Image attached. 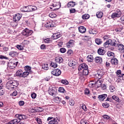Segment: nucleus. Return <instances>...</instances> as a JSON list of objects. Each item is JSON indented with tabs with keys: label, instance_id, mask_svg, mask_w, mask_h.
I'll use <instances>...</instances> for the list:
<instances>
[{
	"label": "nucleus",
	"instance_id": "1",
	"mask_svg": "<svg viewBox=\"0 0 124 124\" xmlns=\"http://www.w3.org/2000/svg\"><path fill=\"white\" fill-rule=\"evenodd\" d=\"M18 85H19V83L16 80H11L6 84L7 87H9L11 89H14L16 87H18Z\"/></svg>",
	"mask_w": 124,
	"mask_h": 124
},
{
	"label": "nucleus",
	"instance_id": "2",
	"mask_svg": "<svg viewBox=\"0 0 124 124\" xmlns=\"http://www.w3.org/2000/svg\"><path fill=\"white\" fill-rule=\"evenodd\" d=\"M121 16H122V11L120 9H117L115 12L112 14L111 17L112 19H115V18H120Z\"/></svg>",
	"mask_w": 124,
	"mask_h": 124
},
{
	"label": "nucleus",
	"instance_id": "3",
	"mask_svg": "<svg viewBox=\"0 0 124 124\" xmlns=\"http://www.w3.org/2000/svg\"><path fill=\"white\" fill-rule=\"evenodd\" d=\"M47 122H49L48 124H59V122H60V119H59L58 117L54 118L53 117H49L47 118Z\"/></svg>",
	"mask_w": 124,
	"mask_h": 124
},
{
	"label": "nucleus",
	"instance_id": "4",
	"mask_svg": "<svg viewBox=\"0 0 124 124\" xmlns=\"http://www.w3.org/2000/svg\"><path fill=\"white\" fill-rule=\"evenodd\" d=\"M33 32V31L32 30H30L28 28H26L22 31V34L25 37H29L30 35L32 34Z\"/></svg>",
	"mask_w": 124,
	"mask_h": 124
},
{
	"label": "nucleus",
	"instance_id": "5",
	"mask_svg": "<svg viewBox=\"0 0 124 124\" xmlns=\"http://www.w3.org/2000/svg\"><path fill=\"white\" fill-rule=\"evenodd\" d=\"M17 64H18V62H15V60H12L9 62L8 66L11 69H13V68H15V67L17 66Z\"/></svg>",
	"mask_w": 124,
	"mask_h": 124
},
{
	"label": "nucleus",
	"instance_id": "6",
	"mask_svg": "<svg viewBox=\"0 0 124 124\" xmlns=\"http://www.w3.org/2000/svg\"><path fill=\"white\" fill-rule=\"evenodd\" d=\"M55 22H53L52 20L46 21V23L45 24L44 26L45 28H54L55 27Z\"/></svg>",
	"mask_w": 124,
	"mask_h": 124
},
{
	"label": "nucleus",
	"instance_id": "7",
	"mask_svg": "<svg viewBox=\"0 0 124 124\" xmlns=\"http://www.w3.org/2000/svg\"><path fill=\"white\" fill-rule=\"evenodd\" d=\"M25 8H27L28 11H26V12H32V11H35L37 10V7L36 6L30 5L27 7H25Z\"/></svg>",
	"mask_w": 124,
	"mask_h": 124
},
{
	"label": "nucleus",
	"instance_id": "8",
	"mask_svg": "<svg viewBox=\"0 0 124 124\" xmlns=\"http://www.w3.org/2000/svg\"><path fill=\"white\" fill-rule=\"evenodd\" d=\"M51 73L54 76L58 77L60 76V75L62 74V71L59 69H54L52 71H51Z\"/></svg>",
	"mask_w": 124,
	"mask_h": 124
},
{
	"label": "nucleus",
	"instance_id": "9",
	"mask_svg": "<svg viewBox=\"0 0 124 124\" xmlns=\"http://www.w3.org/2000/svg\"><path fill=\"white\" fill-rule=\"evenodd\" d=\"M48 93L50 95L55 96L57 94V90H54L52 87H49L48 90Z\"/></svg>",
	"mask_w": 124,
	"mask_h": 124
},
{
	"label": "nucleus",
	"instance_id": "10",
	"mask_svg": "<svg viewBox=\"0 0 124 124\" xmlns=\"http://www.w3.org/2000/svg\"><path fill=\"white\" fill-rule=\"evenodd\" d=\"M18 54L19 53L17 52L16 51V49L14 48H13V50L11 51L9 53V56L11 57H15L16 56H18Z\"/></svg>",
	"mask_w": 124,
	"mask_h": 124
},
{
	"label": "nucleus",
	"instance_id": "11",
	"mask_svg": "<svg viewBox=\"0 0 124 124\" xmlns=\"http://www.w3.org/2000/svg\"><path fill=\"white\" fill-rule=\"evenodd\" d=\"M21 18H22V15L17 14L15 15L13 18V19L15 22H18L20 21V19H21Z\"/></svg>",
	"mask_w": 124,
	"mask_h": 124
},
{
	"label": "nucleus",
	"instance_id": "12",
	"mask_svg": "<svg viewBox=\"0 0 124 124\" xmlns=\"http://www.w3.org/2000/svg\"><path fill=\"white\" fill-rule=\"evenodd\" d=\"M104 75V72L103 71H98L97 73L96 74V77L98 78V79H101V78Z\"/></svg>",
	"mask_w": 124,
	"mask_h": 124
},
{
	"label": "nucleus",
	"instance_id": "13",
	"mask_svg": "<svg viewBox=\"0 0 124 124\" xmlns=\"http://www.w3.org/2000/svg\"><path fill=\"white\" fill-rule=\"evenodd\" d=\"M19 123H20V120L18 119H14V120L9 121L6 124H19Z\"/></svg>",
	"mask_w": 124,
	"mask_h": 124
},
{
	"label": "nucleus",
	"instance_id": "14",
	"mask_svg": "<svg viewBox=\"0 0 124 124\" xmlns=\"http://www.w3.org/2000/svg\"><path fill=\"white\" fill-rule=\"evenodd\" d=\"M74 42H75V41L73 40H70L69 42L67 43V48H71L73 47V45H74Z\"/></svg>",
	"mask_w": 124,
	"mask_h": 124
},
{
	"label": "nucleus",
	"instance_id": "15",
	"mask_svg": "<svg viewBox=\"0 0 124 124\" xmlns=\"http://www.w3.org/2000/svg\"><path fill=\"white\" fill-rule=\"evenodd\" d=\"M106 97H107V94H106L99 95L98 96V98H99V100H101V101H103Z\"/></svg>",
	"mask_w": 124,
	"mask_h": 124
},
{
	"label": "nucleus",
	"instance_id": "16",
	"mask_svg": "<svg viewBox=\"0 0 124 124\" xmlns=\"http://www.w3.org/2000/svg\"><path fill=\"white\" fill-rule=\"evenodd\" d=\"M106 53V51L104 50L103 47L100 48L98 49V54L99 55H103Z\"/></svg>",
	"mask_w": 124,
	"mask_h": 124
},
{
	"label": "nucleus",
	"instance_id": "17",
	"mask_svg": "<svg viewBox=\"0 0 124 124\" xmlns=\"http://www.w3.org/2000/svg\"><path fill=\"white\" fill-rule=\"evenodd\" d=\"M55 61L58 63H62L63 62V59L62 57H58L55 58Z\"/></svg>",
	"mask_w": 124,
	"mask_h": 124
},
{
	"label": "nucleus",
	"instance_id": "18",
	"mask_svg": "<svg viewBox=\"0 0 124 124\" xmlns=\"http://www.w3.org/2000/svg\"><path fill=\"white\" fill-rule=\"evenodd\" d=\"M62 36V35L60 33H55L52 35L53 39H58V38H60Z\"/></svg>",
	"mask_w": 124,
	"mask_h": 124
},
{
	"label": "nucleus",
	"instance_id": "19",
	"mask_svg": "<svg viewBox=\"0 0 124 124\" xmlns=\"http://www.w3.org/2000/svg\"><path fill=\"white\" fill-rule=\"evenodd\" d=\"M102 83H103V79L101 78L99 79L96 82V86H97V88H99L102 85Z\"/></svg>",
	"mask_w": 124,
	"mask_h": 124
},
{
	"label": "nucleus",
	"instance_id": "20",
	"mask_svg": "<svg viewBox=\"0 0 124 124\" xmlns=\"http://www.w3.org/2000/svg\"><path fill=\"white\" fill-rule=\"evenodd\" d=\"M78 31L81 33H85L86 31V28L84 27V26H80L78 27Z\"/></svg>",
	"mask_w": 124,
	"mask_h": 124
},
{
	"label": "nucleus",
	"instance_id": "21",
	"mask_svg": "<svg viewBox=\"0 0 124 124\" xmlns=\"http://www.w3.org/2000/svg\"><path fill=\"white\" fill-rule=\"evenodd\" d=\"M94 60L95 62H97V63H101L102 62V58L100 57H96Z\"/></svg>",
	"mask_w": 124,
	"mask_h": 124
},
{
	"label": "nucleus",
	"instance_id": "22",
	"mask_svg": "<svg viewBox=\"0 0 124 124\" xmlns=\"http://www.w3.org/2000/svg\"><path fill=\"white\" fill-rule=\"evenodd\" d=\"M89 32L90 34H96L98 31L95 29H91L89 31Z\"/></svg>",
	"mask_w": 124,
	"mask_h": 124
},
{
	"label": "nucleus",
	"instance_id": "23",
	"mask_svg": "<svg viewBox=\"0 0 124 124\" xmlns=\"http://www.w3.org/2000/svg\"><path fill=\"white\" fill-rule=\"evenodd\" d=\"M118 50L121 51V53H124V46L122 44H120L118 46Z\"/></svg>",
	"mask_w": 124,
	"mask_h": 124
},
{
	"label": "nucleus",
	"instance_id": "24",
	"mask_svg": "<svg viewBox=\"0 0 124 124\" xmlns=\"http://www.w3.org/2000/svg\"><path fill=\"white\" fill-rule=\"evenodd\" d=\"M118 59H117L116 58H113L111 60V63L112 64H115V65H117V64H118Z\"/></svg>",
	"mask_w": 124,
	"mask_h": 124
},
{
	"label": "nucleus",
	"instance_id": "25",
	"mask_svg": "<svg viewBox=\"0 0 124 124\" xmlns=\"http://www.w3.org/2000/svg\"><path fill=\"white\" fill-rule=\"evenodd\" d=\"M110 42H111V41L110 39L108 40L104 44V46L105 48H108L109 46H110Z\"/></svg>",
	"mask_w": 124,
	"mask_h": 124
},
{
	"label": "nucleus",
	"instance_id": "26",
	"mask_svg": "<svg viewBox=\"0 0 124 124\" xmlns=\"http://www.w3.org/2000/svg\"><path fill=\"white\" fill-rule=\"evenodd\" d=\"M96 16L99 18H102V16H103V13L101 11H99L96 13Z\"/></svg>",
	"mask_w": 124,
	"mask_h": 124
},
{
	"label": "nucleus",
	"instance_id": "27",
	"mask_svg": "<svg viewBox=\"0 0 124 124\" xmlns=\"http://www.w3.org/2000/svg\"><path fill=\"white\" fill-rule=\"evenodd\" d=\"M111 98L113 99V100H115V101H117V102H121V99H120V98L119 97L113 95L111 97Z\"/></svg>",
	"mask_w": 124,
	"mask_h": 124
},
{
	"label": "nucleus",
	"instance_id": "28",
	"mask_svg": "<svg viewBox=\"0 0 124 124\" xmlns=\"http://www.w3.org/2000/svg\"><path fill=\"white\" fill-rule=\"evenodd\" d=\"M95 42L97 45H100L102 43V40L98 38H97L95 40Z\"/></svg>",
	"mask_w": 124,
	"mask_h": 124
},
{
	"label": "nucleus",
	"instance_id": "29",
	"mask_svg": "<svg viewBox=\"0 0 124 124\" xmlns=\"http://www.w3.org/2000/svg\"><path fill=\"white\" fill-rule=\"evenodd\" d=\"M87 61L90 62H92L93 61V57L92 55H89L87 56Z\"/></svg>",
	"mask_w": 124,
	"mask_h": 124
},
{
	"label": "nucleus",
	"instance_id": "30",
	"mask_svg": "<svg viewBox=\"0 0 124 124\" xmlns=\"http://www.w3.org/2000/svg\"><path fill=\"white\" fill-rule=\"evenodd\" d=\"M16 76H19L20 77H22L23 71L22 70H18L16 73Z\"/></svg>",
	"mask_w": 124,
	"mask_h": 124
},
{
	"label": "nucleus",
	"instance_id": "31",
	"mask_svg": "<svg viewBox=\"0 0 124 124\" xmlns=\"http://www.w3.org/2000/svg\"><path fill=\"white\" fill-rule=\"evenodd\" d=\"M68 7H74V6H75V2L73 1H70L67 4Z\"/></svg>",
	"mask_w": 124,
	"mask_h": 124
},
{
	"label": "nucleus",
	"instance_id": "32",
	"mask_svg": "<svg viewBox=\"0 0 124 124\" xmlns=\"http://www.w3.org/2000/svg\"><path fill=\"white\" fill-rule=\"evenodd\" d=\"M28 118L27 116H26L25 115H20V119H17V120H19V122H21L22 120H26Z\"/></svg>",
	"mask_w": 124,
	"mask_h": 124
},
{
	"label": "nucleus",
	"instance_id": "33",
	"mask_svg": "<svg viewBox=\"0 0 124 124\" xmlns=\"http://www.w3.org/2000/svg\"><path fill=\"white\" fill-rule=\"evenodd\" d=\"M54 100L56 103H60L62 101V98L60 97H56Z\"/></svg>",
	"mask_w": 124,
	"mask_h": 124
},
{
	"label": "nucleus",
	"instance_id": "34",
	"mask_svg": "<svg viewBox=\"0 0 124 124\" xmlns=\"http://www.w3.org/2000/svg\"><path fill=\"white\" fill-rule=\"evenodd\" d=\"M80 67H82L83 69H88L89 67H88V65L86 63H82L80 65Z\"/></svg>",
	"mask_w": 124,
	"mask_h": 124
},
{
	"label": "nucleus",
	"instance_id": "35",
	"mask_svg": "<svg viewBox=\"0 0 124 124\" xmlns=\"http://www.w3.org/2000/svg\"><path fill=\"white\" fill-rule=\"evenodd\" d=\"M83 75H85V76L89 74V70L88 69H84L83 70L82 72Z\"/></svg>",
	"mask_w": 124,
	"mask_h": 124
},
{
	"label": "nucleus",
	"instance_id": "36",
	"mask_svg": "<svg viewBox=\"0 0 124 124\" xmlns=\"http://www.w3.org/2000/svg\"><path fill=\"white\" fill-rule=\"evenodd\" d=\"M82 18L83 19V20L88 19L89 18H90V15L88 14L84 15L82 16Z\"/></svg>",
	"mask_w": 124,
	"mask_h": 124
},
{
	"label": "nucleus",
	"instance_id": "37",
	"mask_svg": "<svg viewBox=\"0 0 124 124\" xmlns=\"http://www.w3.org/2000/svg\"><path fill=\"white\" fill-rule=\"evenodd\" d=\"M42 68L44 69V70H48L49 69V67L48 66V64H45L43 65Z\"/></svg>",
	"mask_w": 124,
	"mask_h": 124
},
{
	"label": "nucleus",
	"instance_id": "38",
	"mask_svg": "<svg viewBox=\"0 0 124 124\" xmlns=\"http://www.w3.org/2000/svg\"><path fill=\"white\" fill-rule=\"evenodd\" d=\"M108 57H115V54L111 51H108L107 53Z\"/></svg>",
	"mask_w": 124,
	"mask_h": 124
},
{
	"label": "nucleus",
	"instance_id": "39",
	"mask_svg": "<svg viewBox=\"0 0 124 124\" xmlns=\"http://www.w3.org/2000/svg\"><path fill=\"white\" fill-rule=\"evenodd\" d=\"M35 121L37 122L38 124H42V120L38 117L35 118Z\"/></svg>",
	"mask_w": 124,
	"mask_h": 124
},
{
	"label": "nucleus",
	"instance_id": "40",
	"mask_svg": "<svg viewBox=\"0 0 124 124\" xmlns=\"http://www.w3.org/2000/svg\"><path fill=\"white\" fill-rule=\"evenodd\" d=\"M49 16L50 18H56V17H57V15L54 13H51L49 14Z\"/></svg>",
	"mask_w": 124,
	"mask_h": 124
},
{
	"label": "nucleus",
	"instance_id": "41",
	"mask_svg": "<svg viewBox=\"0 0 124 124\" xmlns=\"http://www.w3.org/2000/svg\"><path fill=\"white\" fill-rule=\"evenodd\" d=\"M109 90L111 93H114V92H115V90H116L115 89V87H114V86L111 85L109 86Z\"/></svg>",
	"mask_w": 124,
	"mask_h": 124
},
{
	"label": "nucleus",
	"instance_id": "42",
	"mask_svg": "<svg viewBox=\"0 0 124 124\" xmlns=\"http://www.w3.org/2000/svg\"><path fill=\"white\" fill-rule=\"evenodd\" d=\"M110 42H109V45L110 46H115V42H116V40H111L110 39Z\"/></svg>",
	"mask_w": 124,
	"mask_h": 124
},
{
	"label": "nucleus",
	"instance_id": "43",
	"mask_svg": "<svg viewBox=\"0 0 124 124\" xmlns=\"http://www.w3.org/2000/svg\"><path fill=\"white\" fill-rule=\"evenodd\" d=\"M29 74V72L28 71H25L23 73H22V77H27Z\"/></svg>",
	"mask_w": 124,
	"mask_h": 124
},
{
	"label": "nucleus",
	"instance_id": "44",
	"mask_svg": "<svg viewBox=\"0 0 124 124\" xmlns=\"http://www.w3.org/2000/svg\"><path fill=\"white\" fill-rule=\"evenodd\" d=\"M61 83H62V84H63V85H68L69 84L68 81L64 79L62 80Z\"/></svg>",
	"mask_w": 124,
	"mask_h": 124
},
{
	"label": "nucleus",
	"instance_id": "45",
	"mask_svg": "<svg viewBox=\"0 0 124 124\" xmlns=\"http://www.w3.org/2000/svg\"><path fill=\"white\" fill-rule=\"evenodd\" d=\"M67 55L68 56H73V51L72 50H68V51L67 52Z\"/></svg>",
	"mask_w": 124,
	"mask_h": 124
},
{
	"label": "nucleus",
	"instance_id": "46",
	"mask_svg": "<svg viewBox=\"0 0 124 124\" xmlns=\"http://www.w3.org/2000/svg\"><path fill=\"white\" fill-rule=\"evenodd\" d=\"M69 104L71 106H74V104H75V101L73 100H70L69 102Z\"/></svg>",
	"mask_w": 124,
	"mask_h": 124
},
{
	"label": "nucleus",
	"instance_id": "47",
	"mask_svg": "<svg viewBox=\"0 0 124 124\" xmlns=\"http://www.w3.org/2000/svg\"><path fill=\"white\" fill-rule=\"evenodd\" d=\"M124 30V28L123 27H121L120 28H118L117 29H115V31H117V32H120V31H122Z\"/></svg>",
	"mask_w": 124,
	"mask_h": 124
},
{
	"label": "nucleus",
	"instance_id": "48",
	"mask_svg": "<svg viewBox=\"0 0 124 124\" xmlns=\"http://www.w3.org/2000/svg\"><path fill=\"white\" fill-rule=\"evenodd\" d=\"M103 107H104V108H108V107H109L110 105L108 103H105L103 104Z\"/></svg>",
	"mask_w": 124,
	"mask_h": 124
},
{
	"label": "nucleus",
	"instance_id": "49",
	"mask_svg": "<svg viewBox=\"0 0 124 124\" xmlns=\"http://www.w3.org/2000/svg\"><path fill=\"white\" fill-rule=\"evenodd\" d=\"M60 51L61 52V53H62V54H63L65 53V52H66V49L64 47H62L60 48Z\"/></svg>",
	"mask_w": 124,
	"mask_h": 124
},
{
	"label": "nucleus",
	"instance_id": "50",
	"mask_svg": "<svg viewBox=\"0 0 124 124\" xmlns=\"http://www.w3.org/2000/svg\"><path fill=\"white\" fill-rule=\"evenodd\" d=\"M59 92L60 93H64V92H65V90H64V88H63V87H60L59 88Z\"/></svg>",
	"mask_w": 124,
	"mask_h": 124
},
{
	"label": "nucleus",
	"instance_id": "51",
	"mask_svg": "<svg viewBox=\"0 0 124 124\" xmlns=\"http://www.w3.org/2000/svg\"><path fill=\"white\" fill-rule=\"evenodd\" d=\"M69 66H73L74 65H75V62L72 61L68 63Z\"/></svg>",
	"mask_w": 124,
	"mask_h": 124
},
{
	"label": "nucleus",
	"instance_id": "52",
	"mask_svg": "<svg viewBox=\"0 0 124 124\" xmlns=\"http://www.w3.org/2000/svg\"><path fill=\"white\" fill-rule=\"evenodd\" d=\"M44 41L45 43H50L51 42V40H50V38H46L44 40Z\"/></svg>",
	"mask_w": 124,
	"mask_h": 124
},
{
	"label": "nucleus",
	"instance_id": "53",
	"mask_svg": "<svg viewBox=\"0 0 124 124\" xmlns=\"http://www.w3.org/2000/svg\"><path fill=\"white\" fill-rule=\"evenodd\" d=\"M100 87L102 90H106V89H107V87L105 84H102Z\"/></svg>",
	"mask_w": 124,
	"mask_h": 124
},
{
	"label": "nucleus",
	"instance_id": "54",
	"mask_svg": "<svg viewBox=\"0 0 124 124\" xmlns=\"http://www.w3.org/2000/svg\"><path fill=\"white\" fill-rule=\"evenodd\" d=\"M51 66L54 68L58 67V64L55 62H51Z\"/></svg>",
	"mask_w": 124,
	"mask_h": 124
},
{
	"label": "nucleus",
	"instance_id": "55",
	"mask_svg": "<svg viewBox=\"0 0 124 124\" xmlns=\"http://www.w3.org/2000/svg\"><path fill=\"white\" fill-rule=\"evenodd\" d=\"M16 48H17V49H18V50H23V49H24V48L23 47V46H22L20 45H17Z\"/></svg>",
	"mask_w": 124,
	"mask_h": 124
},
{
	"label": "nucleus",
	"instance_id": "56",
	"mask_svg": "<svg viewBox=\"0 0 124 124\" xmlns=\"http://www.w3.org/2000/svg\"><path fill=\"white\" fill-rule=\"evenodd\" d=\"M0 59L1 60H8V58L3 56V55H0Z\"/></svg>",
	"mask_w": 124,
	"mask_h": 124
},
{
	"label": "nucleus",
	"instance_id": "57",
	"mask_svg": "<svg viewBox=\"0 0 124 124\" xmlns=\"http://www.w3.org/2000/svg\"><path fill=\"white\" fill-rule=\"evenodd\" d=\"M81 108L84 110V111H87V106H86L85 104H82Z\"/></svg>",
	"mask_w": 124,
	"mask_h": 124
},
{
	"label": "nucleus",
	"instance_id": "58",
	"mask_svg": "<svg viewBox=\"0 0 124 124\" xmlns=\"http://www.w3.org/2000/svg\"><path fill=\"white\" fill-rule=\"evenodd\" d=\"M18 93L16 91H15L12 94H11V95L12 96H16L17 95Z\"/></svg>",
	"mask_w": 124,
	"mask_h": 124
},
{
	"label": "nucleus",
	"instance_id": "59",
	"mask_svg": "<svg viewBox=\"0 0 124 124\" xmlns=\"http://www.w3.org/2000/svg\"><path fill=\"white\" fill-rule=\"evenodd\" d=\"M103 118L106 120H109L110 119V117L107 115H103Z\"/></svg>",
	"mask_w": 124,
	"mask_h": 124
},
{
	"label": "nucleus",
	"instance_id": "60",
	"mask_svg": "<svg viewBox=\"0 0 124 124\" xmlns=\"http://www.w3.org/2000/svg\"><path fill=\"white\" fill-rule=\"evenodd\" d=\"M31 97H32V98L33 99H34L35 98H36V93H32L31 94Z\"/></svg>",
	"mask_w": 124,
	"mask_h": 124
},
{
	"label": "nucleus",
	"instance_id": "61",
	"mask_svg": "<svg viewBox=\"0 0 124 124\" xmlns=\"http://www.w3.org/2000/svg\"><path fill=\"white\" fill-rule=\"evenodd\" d=\"M70 13H75L76 12V10L74 8L70 9Z\"/></svg>",
	"mask_w": 124,
	"mask_h": 124
},
{
	"label": "nucleus",
	"instance_id": "62",
	"mask_svg": "<svg viewBox=\"0 0 124 124\" xmlns=\"http://www.w3.org/2000/svg\"><path fill=\"white\" fill-rule=\"evenodd\" d=\"M84 92L85 94H89V93H90V90H89V89H85Z\"/></svg>",
	"mask_w": 124,
	"mask_h": 124
},
{
	"label": "nucleus",
	"instance_id": "63",
	"mask_svg": "<svg viewBox=\"0 0 124 124\" xmlns=\"http://www.w3.org/2000/svg\"><path fill=\"white\" fill-rule=\"evenodd\" d=\"M25 69L27 71H31V67H30L29 66H27L25 67Z\"/></svg>",
	"mask_w": 124,
	"mask_h": 124
},
{
	"label": "nucleus",
	"instance_id": "64",
	"mask_svg": "<svg viewBox=\"0 0 124 124\" xmlns=\"http://www.w3.org/2000/svg\"><path fill=\"white\" fill-rule=\"evenodd\" d=\"M25 104L24 101H20L19 102V105L20 106H23Z\"/></svg>",
	"mask_w": 124,
	"mask_h": 124
}]
</instances>
